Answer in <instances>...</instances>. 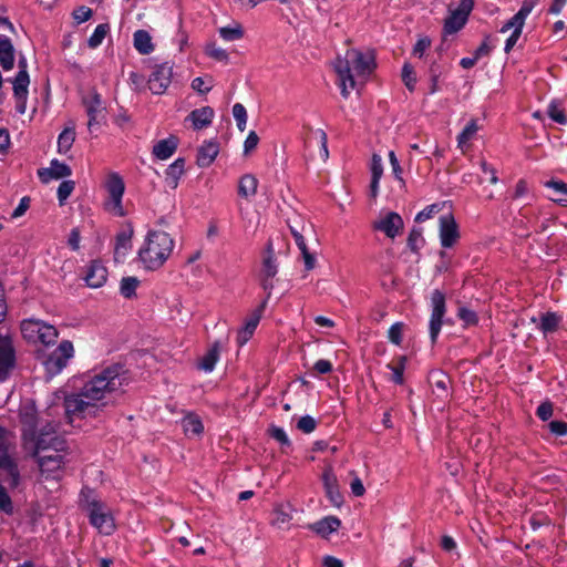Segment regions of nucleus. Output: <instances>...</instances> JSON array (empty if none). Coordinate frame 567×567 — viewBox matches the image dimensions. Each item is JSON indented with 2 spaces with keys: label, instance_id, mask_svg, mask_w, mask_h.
Here are the masks:
<instances>
[{
  "label": "nucleus",
  "instance_id": "aec40b11",
  "mask_svg": "<svg viewBox=\"0 0 567 567\" xmlns=\"http://www.w3.org/2000/svg\"><path fill=\"white\" fill-rule=\"evenodd\" d=\"M266 303L267 299L264 300L262 303L250 315L245 322V327L238 332L237 339L240 346L245 344L254 334L265 310Z\"/></svg>",
  "mask_w": 567,
  "mask_h": 567
},
{
  "label": "nucleus",
  "instance_id": "c03bdc74",
  "mask_svg": "<svg viewBox=\"0 0 567 567\" xmlns=\"http://www.w3.org/2000/svg\"><path fill=\"white\" fill-rule=\"evenodd\" d=\"M545 186L551 188L557 197L553 198L555 202L565 200V196H567V184L561 181H548L545 183Z\"/></svg>",
  "mask_w": 567,
  "mask_h": 567
},
{
  "label": "nucleus",
  "instance_id": "e433bc0d",
  "mask_svg": "<svg viewBox=\"0 0 567 567\" xmlns=\"http://www.w3.org/2000/svg\"><path fill=\"white\" fill-rule=\"evenodd\" d=\"M182 425L186 434L199 435L204 431L200 419L193 414L185 416Z\"/></svg>",
  "mask_w": 567,
  "mask_h": 567
},
{
  "label": "nucleus",
  "instance_id": "6e6552de",
  "mask_svg": "<svg viewBox=\"0 0 567 567\" xmlns=\"http://www.w3.org/2000/svg\"><path fill=\"white\" fill-rule=\"evenodd\" d=\"M18 66L19 72L13 80V94L16 97L17 112L20 114H24L27 111L28 87L30 84L25 58L19 59Z\"/></svg>",
  "mask_w": 567,
  "mask_h": 567
},
{
  "label": "nucleus",
  "instance_id": "f8f14e48",
  "mask_svg": "<svg viewBox=\"0 0 567 567\" xmlns=\"http://www.w3.org/2000/svg\"><path fill=\"white\" fill-rule=\"evenodd\" d=\"M16 367V350L8 334H0V381L8 379Z\"/></svg>",
  "mask_w": 567,
  "mask_h": 567
},
{
  "label": "nucleus",
  "instance_id": "412c9836",
  "mask_svg": "<svg viewBox=\"0 0 567 567\" xmlns=\"http://www.w3.org/2000/svg\"><path fill=\"white\" fill-rule=\"evenodd\" d=\"M71 173V168L66 164L53 159L50 167L39 171V177L43 183H49L51 179L68 177Z\"/></svg>",
  "mask_w": 567,
  "mask_h": 567
},
{
  "label": "nucleus",
  "instance_id": "a211bd4d",
  "mask_svg": "<svg viewBox=\"0 0 567 567\" xmlns=\"http://www.w3.org/2000/svg\"><path fill=\"white\" fill-rule=\"evenodd\" d=\"M107 279V269L99 260H93L85 272L84 280L91 288L102 287Z\"/></svg>",
  "mask_w": 567,
  "mask_h": 567
},
{
  "label": "nucleus",
  "instance_id": "4c0bfd02",
  "mask_svg": "<svg viewBox=\"0 0 567 567\" xmlns=\"http://www.w3.org/2000/svg\"><path fill=\"white\" fill-rule=\"evenodd\" d=\"M219 35L225 41H236L244 37V30L239 23H235L233 27L220 28Z\"/></svg>",
  "mask_w": 567,
  "mask_h": 567
},
{
  "label": "nucleus",
  "instance_id": "423d86ee",
  "mask_svg": "<svg viewBox=\"0 0 567 567\" xmlns=\"http://www.w3.org/2000/svg\"><path fill=\"white\" fill-rule=\"evenodd\" d=\"M66 442L55 434L54 429L49 425L41 430L37 441L33 444V455L39 456H53L68 455Z\"/></svg>",
  "mask_w": 567,
  "mask_h": 567
},
{
  "label": "nucleus",
  "instance_id": "bb28decb",
  "mask_svg": "<svg viewBox=\"0 0 567 567\" xmlns=\"http://www.w3.org/2000/svg\"><path fill=\"white\" fill-rule=\"evenodd\" d=\"M0 64L3 70H11L14 65V48L4 35H0Z\"/></svg>",
  "mask_w": 567,
  "mask_h": 567
},
{
  "label": "nucleus",
  "instance_id": "4d7b16f0",
  "mask_svg": "<svg viewBox=\"0 0 567 567\" xmlns=\"http://www.w3.org/2000/svg\"><path fill=\"white\" fill-rule=\"evenodd\" d=\"M402 80L409 90H413L415 78L413 75V69L410 64H404L402 69Z\"/></svg>",
  "mask_w": 567,
  "mask_h": 567
},
{
  "label": "nucleus",
  "instance_id": "58836bf2",
  "mask_svg": "<svg viewBox=\"0 0 567 567\" xmlns=\"http://www.w3.org/2000/svg\"><path fill=\"white\" fill-rule=\"evenodd\" d=\"M110 31V25L107 23L99 24L93 34L89 38L87 44L90 48L95 49L97 48L104 40L105 35Z\"/></svg>",
  "mask_w": 567,
  "mask_h": 567
},
{
  "label": "nucleus",
  "instance_id": "9b49d317",
  "mask_svg": "<svg viewBox=\"0 0 567 567\" xmlns=\"http://www.w3.org/2000/svg\"><path fill=\"white\" fill-rule=\"evenodd\" d=\"M74 348L71 341L64 340L44 361L47 371L56 374L66 367L69 359L73 357Z\"/></svg>",
  "mask_w": 567,
  "mask_h": 567
},
{
  "label": "nucleus",
  "instance_id": "39448f33",
  "mask_svg": "<svg viewBox=\"0 0 567 567\" xmlns=\"http://www.w3.org/2000/svg\"><path fill=\"white\" fill-rule=\"evenodd\" d=\"M14 447V435L6 429H0V471L3 480L12 487L19 484V471L12 458L11 450Z\"/></svg>",
  "mask_w": 567,
  "mask_h": 567
},
{
  "label": "nucleus",
  "instance_id": "0eeeda50",
  "mask_svg": "<svg viewBox=\"0 0 567 567\" xmlns=\"http://www.w3.org/2000/svg\"><path fill=\"white\" fill-rule=\"evenodd\" d=\"M21 332L29 342H41L45 346L53 344L58 337L54 326L38 319H27L21 322Z\"/></svg>",
  "mask_w": 567,
  "mask_h": 567
},
{
  "label": "nucleus",
  "instance_id": "338daca9",
  "mask_svg": "<svg viewBox=\"0 0 567 567\" xmlns=\"http://www.w3.org/2000/svg\"><path fill=\"white\" fill-rule=\"evenodd\" d=\"M87 115L96 116L101 107V100L97 94H94L90 102L85 101Z\"/></svg>",
  "mask_w": 567,
  "mask_h": 567
},
{
  "label": "nucleus",
  "instance_id": "a18cd8bd",
  "mask_svg": "<svg viewBox=\"0 0 567 567\" xmlns=\"http://www.w3.org/2000/svg\"><path fill=\"white\" fill-rule=\"evenodd\" d=\"M233 115L237 122L238 130L240 132H244L246 130V123H247V111L245 106L240 103H236L233 106Z\"/></svg>",
  "mask_w": 567,
  "mask_h": 567
},
{
  "label": "nucleus",
  "instance_id": "72a5a7b5",
  "mask_svg": "<svg viewBox=\"0 0 567 567\" xmlns=\"http://www.w3.org/2000/svg\"><path fill=\"white\" fill-rule=\"evenodd\" d=\"M258 181L251 174L244 175L238 184V194L244 198L254 196L257 192Z\"/></svg>",
  "mask_w": 567,
  "mask_h": 567
},
{
  "label": "nucleus",
  "instance_id": "ea45409f",
  "mask_svg": "<svg viewBox=\"0 0 567 567\" xmlns=\"http://www.w3.org/2000/svg\"><path fill=\"white\" fill-rule=\"evenodd\" d=\"M477 131L478 126L476 121L472 120L457 136L458 146L463 148L468 143V141L473 138Z\"/></svg>",
  "mask_w": 567,
  "mask_h": 567
},
{
  "label": "nucleus",
  "instance_id": "13d9d810",
  "mask_svg": "<svg viewBox=\"0 0 567 567\" xmlns=\"http://www.w3.org/2000/svg\"><path fill=\"white\" fill-rule=\"evenodd\" d=\"M457 316L461 320H463L468 326L475 324L477 322L476 313L467 308H464V307L460 308Z\"/></svg>",
  "mask_w": 567,
  "mask_h": 567
},
{
  "label": "nucleus",
  "instance_id": "de8ad7c7",
  "mask_svg": "<svg viewBox=\"0 0 567 567\" xmlns=\"http://www.w3.org/2000/svg\"><path fill=\"white\" fill-rule=\"evenodd\" d=\"M405 357H401L399 359L398 365L388 364V368L392 371V381L402 384L403 383V372L405 369Z\"/></svg>",
  "mask_w": 567,
  "mask_h": 567
},
{
  "label": "nucleus",
  "instance_id": "4468645a",
  "mask_svg": "<svg viewBox=\"0 0 567 567\" xmlns=\"http://www.w3.org/2000/svg\"><path fill=\"white\" fill-rule=\"evenodd\" d=\"M473 0H461L457 9L451 11L444 23L445 33L452 34L461 30L467 21V17L473 10Z\"/></svg>",
  "mask_w": 567,
  "mask_h": 567
},
{
  "label": "nucleus",
  "instance_id": "f257e3e1",
  "mask_svg": "<svg viewBox=\"0 0 567 567\" xmlns=\"http://www.w3.org/2000/svg\"><path fill=\"white\" fill-rule=\"evenodd\" d=\"M123 368L114 364L92 375L78 393L70 394L64 400L65 414L70 422L75 419L96 416L100 403L109 393L118 391L126 378Z\"/></svg>",
  "mask_w": 567,
  "mask_h": 567
},
{
  "label": "nucleus",
  "instance_id": "0e129e2a",
  "mask_svg": "<svg viewBox=\"0 0 567 567\" xmlns=\"http://www.w3.org/2000/svg\"><path fill=\"white\" fill-rule=\"evenodd\" d=\"M549 431L557 435V436H564L567 434V423L563 421H551L548 424Z\"/></svg>",
  "mask_w": 567,
  "mask_h": 567
},
{
  "label": "nucleus",
  "instance_id": "09e8293b",
  "mask_svg": "<svg viewBox=\"0 0 567 567\" xmlns=\"http://www.w3.org/2000/svg\"><path fill=\"white\" fill-rule=\"evenodd\" d=\"M403 330H404V323L395 322L394 324H392L388 332L389 340L392 343L400 346L402 343Z\"/></svg>",
  "mask_w": 567,
  "mask_h": 567
},
{
  "label": "nucleus",
  "instance_id": "4be33fe9",
  "mask_svg": "<svg viewBox=\"0 0 567 567\" xmlns=\"http://www.w3.org/2000/svg\"><path fill=\"white\" fill-rule=\"evenodd\" d=\"M322 480L328 498L334 506H340L343 498L338 488L337 477L330 467L324 471Z\"/></svg>",
  "mask_w": 567,
  "mask_h": 567
},
{
  "label": "nucleus",
  "instance_id": "bf43d9fd",
  "mask_svg": "<svg viewBox=\"0 0 567 567\" xmlns=\"http://www.w3.org/2000/svg\"><path fill=\"white\" fill-rule=\"evenodd\" d=\"M92 17V10L85 6L79 7L73 12V18L78 23L87 21Z\"/></svg>",
  "mask_w": 567,
  "mask_h": 567
},
{
  "label": "nucleus",
  "instance_id": "cd10ccee",
  "mask_svg": "<svg viewBox=\"0 0 567 567\" xmlns=\"http://www.w3.org/2000/svg\"><path fill=\"white\" fill-rule=\"evenodd\" d=\"M341 522L336 516H327L311 525V529L322 537H328L331 533L337 532Z\"/></svg>",
  "mask_w": 567,
  "mask_h": 567
},
{
  "label": "nucleus",
  "instance_id": "7c9ffc66",
  "mask_svg": "<svg viewBox=\"0 0 567 567\" xmlns=\"http://www.w3.org/2000/svg\"><path fill=\"white\" fill-rule=\"evenodd\" d=\"M561 322V317L555 312L543 313L537 323V328L544 333L555 332Z\"/></svg>",
  "mask_w": 567,
  "mask_h": 567
},
{
  "label": "nucleus",
  "instance_id": "7ed1b4c3",
  "mask_svg": "<svg viewBox=\"0 0 567 567\" xmlns=\"http://www.w3.org/2000/svg\"><path fill=\"white\" fill-rule=\"evenodd\" d=\"M174 248L173 238L165 231L151 230L138 250V258L148 270L161 268Z\"/></svg>",
  "mask_w": 567,
  "mask_h": 567
},
{
  "label": "nucleus",
  "instance_id": "e2e57ef3",
  "mask_svg": "<svg viewBox=\"0 0 567 567\" xmlns=\"http://www.w3.org/2000/svg\"><path fill=\"white\" fill-rule=\"evenodd\" d=\"M419 241H423L421 229H412L408 238V245L411 250H419Z\"/></svg>",
  "mask_w": 567,
  "mask_h": 567
},
{
  "label": "nucleus",
  "instance_id": "49530a36",
  "mask_svg": "<svg viewBox=\"0 0 567 567\" xmlns=\"http://www.w3.org/2000/svg\"><path fill=\"white\" fill-rule=\"evenodd\" d=\"M291 520V515L285 509L284 506H277L274 511L272 524L278 528H282Z\"/></svg>",
  "mask_w": 567,
  "mask_h": 567
},
{
  "label": "nucleus",
  "instance_id": "603ef678",
  "mask_svg": "<svg viewBox=\"0 0 567 567\" xmlns=\"http://www.w3.org/2000/svg\"><path fill=\"white\" fill-rule=\"evenodd\" d=\"M371 178L381 179L383 174L382 158L378 154H373L371 158Z\"/></svg>",
  "mask_w": 567,
  "mask_h": 567
},
{
  "label": "nucleus",
  "instance_id": "8fccbe9b",
  "mask_svg": "<svg viewBox=\"0 0 567 567\" xmlns=\"http://www.w3.org/2000/svg\"><path fill=\"white\" fill-rule=\"evenodd\" d=\"M75 183L73 181H63L58 188V198L61 205L68 199V197L74 190Z\"/></svg>",
  "mask_w": 567,
  "mask_h": 567
},
{
  "label": "nucleus",
  "instance_id": "2f4dec72",
  "mask_svg": "<svg viewBox=\"0 0 567 567\" xmlns=\"http://www.w3.org/2000/svg\"><path fill=\"white\" fill-rule=\"evenodd\" d=\"M185 161L184 158H177L174 163H172L166 169L165 181L168 186L172 188H176L178 185V181L184 173Z\"/></svg>",
  "mask_w": 567,
  "mask_h": 567
},
{
  "label": "nucleus",
  "instance_id": "c85d7f7f",
  "mask_svg": "<svg viewBox=\"0 0 567 567\" xmlns=\"http://www.w3.org/2000/svg\"><path fill=\"white\" fill-rule=\"evenodd\" d=\"M214 116V111L209 106H204L197 110H194L188 118L192 121L194 127L196 130H200L203 127L208 126L212 123Z\"/></svg>",
  "mask_w": 567,
  "mask_h": 567
},
{
  "label": "nucleus",
  "instance_id": "6ab92c4d",
  "mask_svg": "<svg viewBox=\"0 0 567 567\" xmlns=\"http://www.w3.org/2000/svg\"><path fill=\"white\" fill-rule=\"evenodd\" d=\"M66 462L68 460L65 458V455H56V457L39 456L38 458L40 471L53 478H58L60 476V472Z\"/></svg>",
  "mask_w": 567,
  "mask_h": 567
},
{
  "label": "nucleus",
  "instance_id": "37998d69",
  "mask_svg": "<svg viewBox=\"0 0 567 567\" xmlns=\"http://www.w3.org/2000/svg\"><path fill=\"white\" fill-rule=\"evenodd\" d=\"M205 53L209 58H212L218 62L228 63L229 56H228L227 51L220 47H217L215 43H208L205 48Z\"/></svg>",
  "mask_w": 567,
  "mask_h": 567
},
{
  "label": "nucleus",
  "instance_id": "1a4fd4ad",
  "mask_svg": "<svg viewBox=\"0 0 567 567\" xmlns=\"http://www.w3.org/2000/svg\"><path fill=\"white\" fill-rule=\"evenodd\" d=\"M105 187L109 193V202L106 203L109 210L117 216H123L122 197L125 186L122 177L117 173L109 174Z\"/></svg>",
  "mask_w": 567,
  "mask_h": 567
},
{
  "label": "nucleus",
  "instance_id": "69168bd1",
  "mask_svg": "<svg viewBox=\"0 0 567 567\" xmlns=\"http://www.w3.org/2000/svg\"><path fill=\"white\" fill-rule=\"evenodd\" d=\"M0 509L4 513L12 512V503L3 486L0 485Z\"/></svg>",
  "mask_w": 567,
  "mask_h": 567
},
{
  "label": "nucleus",
  "instance_id": "20e7f679",
  "mask_svg": "<svg viewBox=\"0 0 567 567\" xmlns=\"http://www.w3.org/2000/svg\"><path fill=\"white\" fill-rule=\"evenodd\" d=\"M82 495L85 497L84 506L87 512L91 525H93L102 534H112L115 529V524L109 506L97 499L91 491H89L87 494H85L83 491Z\"/></svg>",
  "mask_w": 567,
  "mask_h": 567
},
{
  "label": "nucleus",
  "instance_id": "052dcab7",
  "mask_svg": "<svg viewBox=\"0 0 567 567\" xmlns=\"http://www.w3.org/2000/svg\"><path fill=\"white\" fill-rule=\"evenodd\" d=\"M259 143V137L255 131H250L245 143H244V153L249 154L254 151Z\"/></svg>",
  "mask_w": 567,
  "mask_h": 567
},
{
  "label": "nucleus",
  "instance_id": "f3484780",
  "mask_svg": "<svg viewBox=\"0 0 567 567\" xmlns=\"http://www.w3.org/2000/svg\"><path fill=\"white\" fill-rule=\"evenodd\" d=\"M374 228L394 238L402 230L403 220L399 214L390 212L374 223Z\"/></svg>",
  "mask_w": 567,
  "mask_h": 567
},
{
  "label": "nucleus",
  "instance_id": "f704fd0d",
  "mask_svg": "<svg viewBox=\"0 0 567 567\" xmlns=\"http://www.w3.org/2000/svg\"><path fill=\"white\" fill-rule=\"evenodd\" d=\"M75 141L74 124L65 127L58 138V151L60 154H66Z\"/></svg>",
  "mask_w": 567,
  "mask_h": 567
},
{
  "label": "nucleus",
  "instance_id": "9d476101",
  "mask_svg": "<svg viewBox=\"0 0 567 567\" xmlns=\"http://www.w3.org/2000/svg\"><path fill=\"white\" fill-rule=\"evenodd\" d=\"M431 303L432 313L430 318L429 328L431 341L432 343H435L442 328V319L446 311L444 293L441 290H434L432 292Z\"/></svg>",
  "mask_w": 567,
  "mask_h": 567
},
{
  "label": "nucleus",
  "instance_id": "393cba45",
  "mask_svg": "<svg viewBox=\"0 0 567 567\" xmlns=\"http://www.w3.org/2000/svg\"><path fill=\"white\" fill-rule=\"evenodd\" d=\"M177 145L178 138L173 135L161 140L153 146V155L162 161L167 159L175 153Z\"/></svg>",
  "mask_w": 567,
  "mask_h": 567
},
{
  "label": "nucleus",
  "instance_id": "c9c22d12",
  "mask_svg": "<svg viewBox=\"0 0 567 567\" xmlns=\"http://www.w3.org/2000/svg\"><path fill=\"white\" fill-rule=\"evenodd\" d=\"M219 358V343L215 342L199 362V368L206 372L213 371Z\"/></svg>",
  "mask_w": 567,
  "mask_h": 567
},
{
  "label": "nucleus",
  "instance_id": "5fc2aeb1",
  "mask_svg": "<svg viewBox=\"0 0 567 567\" xmlns=\"http://www.w3.org/2000/svg\"><path fill=\"white\" fill-rule=\"evenodd\" d=\"M389 159L392 167V173L394 177L404 186V179L402 177V168L400 166L399 159L393 151L389 153Z\"/></svg>",
  "mask_w": 567,
  "mask_h": 567
},
{
  "label": "nucleus",
  "instance_id": "6e6d98bb",
  "mask_svg": "<svg viewBox=\"0 0 567 567\" xmlns=\"http://www.w3.org/2000/svg\"><path fill=\"white\" fill-rule=\"evenodd\" d=\"M512 29H513V32L509 35V38L506 40L505 48H504L506 53H508L517 43V41L522 34L523 27L512 25Z\"/></svg>",
  "mask_w": 567,
  "mask_h": 567
},
{
  "label": "nucleus",
  "instance_id": "a19ab883",
  "mask_svg": "<svg viewBox=\"0 0 567 567\" xmlns=\"http://www.w3.org/2000/svg\"><path fill=\"white\" fill-rule=\"evenodd\" d=\"M547 114L556 123L561 125L567 124V115L558 102L554 101L549 104Z\"/></svg>",
  "mask_w": 567,
  "mask_h": 567
},
{
  "label": "nucleus",
  "instance_id": "ddd939ff",
  "mask_svg": "<svg viewBox=\"0 0 567 567\" xmlns=\"http://www.w3.org/2000/svg\"><path fill=\"white\" fill-rule=\"evenodd\" d=\"M277 272L278 266L275 260L274 248L271 243H268L260 274V284L267 295V300L271 296V291L274 289L272 278L277 275Z\"/></svg>",
  "mask_w": 567,
  "mask_h": 567
},
{
  "label": "nucleus",
  "instance_id": "f03ea898",
  "mask_svg": "<svg viewBox=\"0 0 567 567\" xmlns=\"http://www.w3.org/2000/svg\"><path fill=\"white\" fill-rule=\"evenodd\" d=\"M375 68L373 51L361 52L357 49H348L344 56H338L334 62V71L338 74L339 85L343 97H348L350 90L355 87L352 70L358 75H368Z\"/></svg>",
  "mask_w": 567,
  "mask_h": 567
},
{
  "label": "nucleus",
  "instance_id": "2eb2a0df",
  "mask_svg": "<svg viewBox=\"0 0 567 567\" xmlns=\"http://www.w3.org/2000/svg\"><path fill=\"white\" fill-rule=\"evenodd\" d=\"M173 66L168 63L156 65L148 79V89L154 94H163L171 84Z\"/></svg>",
  "mask_w": 567,
  "mask_h": 567
},
{
  "label": "nucleus",
  "instance_id": "473e14b6",
  "mask_svg": "<svg viewBox=\"0 0 567 567\" xmlns=\"http://www.w3.org/2000/svg\"><path fill=\"white\" fill-rule=\"evenodd\" d=\"M134 48L141 54H150L154 50V45L152 43V38L150 33L145 30H137L134 35Z\"/></svg>",
  "mask_w": 567,
  "mask_h": 567
},
{
  "label": "nucleus",
  "instance_id": "774afa93",
  "mask_svg": "<svg viewBox=\"0 0 567 567\" xmlns=\"http://www.w3.org/2000/svg\"><path fill=\"white\" fill-rule=\"evenodd\" d=\"M536 413H537V416L540 420H543V421L548 420L553 415V405H551V403H548V402L542 403L538 406Z\"/></svg>",
  "mask_w": 567,
  "mask_h": 567
},
{
  "label": "nucleus",
  "instance_id": "5701e85b",
  "mask_svg": "<svg viewBox=\"0 0 567 567\" xmlns=\"http://www.w3.org/2000/svg\"><path fill=\"white\" fill-rule=\"evenodd\" d=\"M538 1L539 0H524L518 12L501 28V32L505 33L509 31L512 25L524 27L526 18L533 11Z\"/></svg>",
  "mask_w": 567,
  "mask_h": 567
},
{
  "label": "nucleus",
  "instance_id": "3c124183",
  "mask_svg": "<svg viewBox=\"0 0 567 567\" xmlns=\"http://www.w3.org/2000/svg\"><path fill=\"white\" fill-rule=\"evenodd\" d=\"M316 426L317 421L310 415H305L300 417L297 423V429L306 434L313 432L316 430Z\"/></svg>",
  "mask_w": 567,
  "mask_h": 567
},
{
  "label": "nucleus",
  "instance_id": "680f3d73",
  "mask_svg": "<svg viewBox=\"0 0 567 567\" xmlns=\"http://www.w3.org/2000/svg\"><path fill=\"white\" fill-rule=\"evenodd\" d=\"M269 431H270L271 437H274L275 440L280 442L282 445L290 446V441H289L286 432L281 427L271 426V429Z\"/></svg>",
  "mask_w": 567,
  "mask_h": 567
},
{
  "label": "nucleus",
  "instance_id": "dca6fc26",
  "mask_svg": "<svg viewBox=\"0 0 567 567\" xmlns=\"http://www.w3.org/2000/svg\"><path fill=\"white\" fill-rule=\"evenodd\" d=\"M440 224V239L444 248L454 246L458 238V227L452 214L447 213L439 218Z\"/></svg>",
  "mask_w": 567,
  "mask_h": 567
},
{
  "label": "nucleus",
  "instance_id": "864d4df0",
  "mask_svg": "<svg viewBox=\"0 0 567 567\" xmlns=\"http://www.w3.org/2000/svg\"><path fill=\"white\" fill-rule=\"evenodd\" d=\"M441 209L439 204H432L430 206H426L423 210H421L416 217V223H423L430 218H432L436 213H439Z\"/></svg>",
  "mask_w": 567,
  "mask_h": 567
},
{
  "label": "nucleus",
  "instance_id": "79ce46f5",
  "mask_svg": "<svg viewBox=\"0 0 567 567\" xmlns=\"http://www.w3.org/2000/svg\"><path fill=\"white\" fill-rule=\"evenodd\" d=\"M140 281L136 277H125L121 281V293L125 298H132L135 295V290Z\"/></svg>",
  "mask_w": 567,
  "mask_h": 567
},
{
  "label": "nucleus",
  "instance_id": "b1692460",
  "mask_svg": "<svg viewBox=\"0 0 567 567\" xmlns=\"http://www.w3.org/2000/svg\"><path fill=\"white\" fill-rule=\"evenodd\" d=\"M219 153V146L214 141L205 142L198 150L197 165L199 167H208Z\"/></svg>",
  "mask_w": 567,
  "mask_h": 567
},
{
  "label": "nucleus",
  "instance_id": "a878e982",
  "mask_svg": "<svg viewBox=\"0 0 567 567\" xmlns=\"http://www.w3.org/2000/svg\"><path fill=\"white\" fill-rule=\"evenodd\" d=\"M132 235V228L124 229L117 234L114 249V258L116 261H122L131 249Z\"/></svg>",
  "mask_w": 567,
  "mask_h": 567
},
{
  "label": "nucleus",
  "instance_id": "c756f323",
  "mask_svg": "<svg viewBox=\"0 0 567 567\" xmlns=\"http://www.w3.org/2000/svg\"><path fill=\"white\" fill-rule=\"evenodd\" d=\"M429 382L439 396L447 394L450 378L443 371H432L429 375Z\"/></svg>",
  "mask_w": 567,
  "mask_h": 567
}]
</instances>
